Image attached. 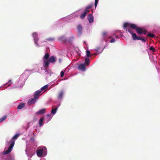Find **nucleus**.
<instances>
[{"label": "nucleus", "mask_w": 160, "mask_h": 160, "mask_svg": "<svg viewBox=\"0 0 160 160\" xmlns=\"http://www.w3.org/2000/svg\"><path fill=\"white\" fill-rule=\"evenodd\" d=\"M123 27L125 28L129 27L132 29H136L137 32L139 34H141L143 32V29L137 27V25L134 24L126 22L124 23Z\"/></svg>", "instance_id": "obj_1"}, {"label": "nucleus", "mask_w": 160, "mask_h": 160, "mask_svg": "<svg viewBox=\"0 0 160 160\" xmlns=\"http://www.w3.org/2000/svg\"><path fill=\"white\" fill-rule=\"evenodd\" d=\"M56 58L55 57L53 56L50 57L49 58V60H43V62L44 64L43 67L44 68L48 67L50 62L52 63H54L56 62Z\"/></svg>", "instance_id": "obj_2"}, {"label": "nucleus", "mask_w": 160, "mask_h": 160, "mask_svg": "<svg viewBox=\"0 0 160 160\" xmlns=\"http://www.w3.org/2000/svg\"><path fill=\"white\" fill-rule=\"evenodd\" d=\"M19 134H15L12 138V139L10 141L9 143L10 144H13V145L14 146L15 143V140L17 139L18 138V137L19 136Z\"/></svg>", "instance_id": "obj_3"}, {"label": "nucleus", "mask_w": 160, "mask_h": 160, "mask_svg": "<svg viewBox=\"0 0 160 160\" xmlns=\"http://www.w3.org/2000/svg\"><path fill=\"white\" fill-rule=\"evenodd\" d=\"M13 146L14 145H13V144H10L8 149L3 152V154H7L10 152L12 151V149L13 148Z\"/></svg>", "instance_id": "obj_4"}, {"label": "nucleus", "mask_w": 160, "mask_h": 160, "mask_svg": "<svg viewBox=\"0 0 160 160\" xmlns=\"http://www.w3.org/2000/svg\"><path fill=\"white\" fill-rule=\"evenodd\" d=\"M41 91L38 90L35 92L34 95V98L35 99H38L40 95Z\"/></svg>", "instance_id": "obj_5"}, {"label": "nucleus", "mask_w": 160, "mask_h": 160, "mask_svg": "<svg viewBox=\"0 0 160 160\" xmlns=\"http://www.w3.org/2000/svg\"><path fill=\"white\" fill-rule=\"evenodd\" d=\"M43 150V149H42L37 150V155L40 157H42Z\"/></svg>", "instance_id": "obj_6"}, {"label": "nucleus", "mask_w": 160, "mask_h": 160, "mask_svg": "<svg viewBox=\"0 0 160 160\" xmlns=\"http://www.w3.org/2000/svg\"><path fill=\"white\" fill-rule=\"evenodd\" d=\"M36 101V99L34 98H32L29 99L28 101V103L29 105H31L34 104Z\"/></svg>", "instance_id": "obj_7"}, {"label": "nucleus", "mask_w": 160, "mask_h": 160, "mask_svg": "<svg viewBox=\"0 0 160 160\" xmlns=\"http://www.w3.org/2000/svg\"><path fill=\"white\" fill-rule=\"evenodd\" d=\"M78 30V33L79 35H81L82 33V27L80 25H78L77 26Z\"/></svg>", "instance_id": "obj_8"}, {"label": "nucleus", "mask_w": 160, "mask_h": 160, "mask_svg": "<svg viewBox=\"0 0 160 160\" xmlns=\"http://www.w3.org/2000/svg\"><path fill=\"white\" fill-rule=\"evenodd\" d=\"M90 23L93 22V18L91 14H89L87 17Z\"/></svg>", "instance_id": "obj_9"}, {"label": "nucleus", "mask_w": 160, "mask_h": 160, "mask_svg": "<svg viewBox=\"0 0 160 160\" xmlns=\"http://www.w3.org/2000/svg\"><path fill=\"white\" fill-rule=\"evenodd\" d=\"M93 4H89L88 6H87L86 7V8L84 11V12H85L86 13H88V12L90 11V9L91 8L92 6H93Z\"/></svg>", "instance_id": "obj_10"}, {"label": "nucleus", "mask_w": 160, "mask_h": 160, "mask_svg": "<svg viewBox=\"0 0 160 160\" xmlns=\"http://www.w3.org/2000/svg\"><path fill=\"white\" fill-rule=\"evenodd\" d=\"M64 92L63 91H61L60 92L58 93L57 98L58 99H62L63 95H64Z\"/></svg>", "instance_id": "obj_11"}, {"label": "nucleus", "mask_w": 160, "mask_h": 160, "mask_svg": "<svg viewBox=\"0 0 160 160\" xmlns=\"http://www.w3.org/2000/svg\"><path fill=\"white\" fill-rule=\"evenodd\" d=\"M46 109L43 108L42 109L40 110L39 111L37 112H36V114L38 115L41 114H44L45 112V110Z\"/></svg>", "instance_id": "obj_12"}, {"label": "nucleus", "mask_w": 160, "mask_h": 160, "mask_svg": "<svg viewBox=\"0 0 160 160\" xmlns=\"http://www.w3.org/2000/svg\"><path fill=\"white\" fill-rule=\"evenodd\" d=\"M78 68L82 71H85L86 69V67L84 64H81L78 66Z\"/></svg>", "instance_id": "obj_13"}, {"label": "nucleus", "mask_w": 160, "mask_h": 160, "mask_svg": "<svg viewBox=\"0 0 160 160\" xmlns=\"http://www.w3.org/2000/svg\"><path fill=\"white\" fill-rule=\"evenodd\" d=\"M25 103H21L18 106L17 108L19 109H21L23 108L25 106Z\"/></svg>", "instance_id": "obj_14"}, {"label": "nucleus", "mask_w": 160, "mask_h": 160, "mask_svg": "<svg viewBox=\"0 0 160 160\" xmlns=\"http://www.w3.org/2000/svg\"><path fill=\"white\" fill-rule=\"evenodd\" d=\"M48 85L47 84L45 85L43 87L41 88V90L42 91H44V92L45 91L47 88L48 87Z\"/></svg>", "instance_id": "obj_15"}, {"label": "nucleus", "mask_w": 160, "mask_h": 160, "mask_svg": "<svg viewBox=\"0 0 160 160\" xmlns=\"http://www.w3.org/2000/svg\"><path fill=\"white\" fill-rule=\"evenodd\" d=\"M58 108V107H56L55 108H52L51 110V113L54 115L56 113Z\"/></svg>", "instance_id": "obj_16"}, {"label": "nucleus", "mask_w": 160, "mask_h": 160, "mask_svg": "<svg viewBox=\"0 0 160 160\" xmlns=\"http://www.w3.org/2000/svg\"><path fill=\"white\" fill-rule=\"evenodd\" d=\"M44 119L42 118H40V120L39 121V123L40 126H41L42 125V122L43 121Z\"/></svg>", "instance_id": "obj_17"}, {"label": "nucleus", "mask_w": 160, "mask_h": 160, "mask_svg": "<svg viewBox=\"0 0 160 160\" xmlns=\"http://www.w3.org/2000/svg\"><path fill=\"white\" fill-rule=\"evenodd\" d=\"M60 40L62 42H65L67 40L64 36H62L59 38Z\"/></svg>", "instance_id": "obj_18"}, {"label": "nucleus", "mask_w": 160, "mask_h": 160, "mask_svg": "<svg viewBox=\"0 0 160 160\" xmlns=\"http://www.w3.org/2000/svg\"><path fill=\"white\" fill-rule=\"evenodd\" d=\"M7 118V115H4L3 117H2L0 118V122H1L3 121H4Z\"/></svg>", "instance_id": "obj_19"}, {"label": "nucleus", "mask_w": 160, "mask_h": 160, "mask_svg": "<svg viewBox=\"0 0 160 160\" xmlns=\"http://www.w3.org/2000/svg\"><path fill=\"white\" fill-rule=\"evenodd\" d=\"M86 13L84 12L81 14V15L80 16V18L81 19H83L86 16Z\"/></svg>", "instance_id": "obj_20"}, {"label": "nucleus", "mask_w": 160, "mask_h": 160, "mask_svg": "<svg viewBox=\"0 0 160 160\" xmlns=\"http://www.w3.org/2000/svg\"><path fill=\"white\" fill-rule=\"evenodd\" d=\"M85 63L87 65H88L89 64L90 60L88 58H85Z\"/></svg>", "instance_id": "obj_21"}, {"label": "nucleus", "mask_w": 160, "mask_h": 160, "mask_svg": "<svg viewBox=\"0 0 160 160\" xmlns=\"http://www.w3.org/2000/svg\"><path fill=\"white\" fill-rule=\"evenodd\" d=\"M49 53H47L44 56L43 58L45 59H48L49 58Z\"/></svg>", "instance_id": "obj_22"}, {"label": "nucleus", "mask_w": 160, "mask_h": 160, "mask_svg": "<svg viewBox=\"0 0 160 160\" xmlns=\"http://www.w3.org/2000/svg\"><path fill=\"white\" fill-rule=\"evenodd\" d=\"M124 28L125 29L126 31H128L131 34L133 33V32L131 30V29L130 28H128V29L126 28Z\"/></svg>", "instance_id": "obj_23"}, {"label": "nucleus", "mask_w": 160, "mask_h": 160, "mask_svg": "<svg viewBox=\"0 0 160 160\" xmlns=\"http://www.w3.org/2000/svg\"><path fill=\"white\" fill-rule=\"evenodd\" d=\"M33 38L35 43L38 45V42L39 39L38 38L37 36V37H34Z\"/></svg>", "instance_id": "obj_24"}, {"label": "nucleus", "mask_w": 160, "mask_h": 160, "mask_svg": "<svg viewBox=\"0 0 160 160\" xmlns=\"http://www.w3.org/2000/svg\"><path fill=\"white\" fill-rule=\"evenodd\" d=\"M132 38L133 40H136V38H137V36L136 34L135 33H133L132 34Z\"/></svg>", "instance_id": "obj_25"}, {"label": "nucleus", "mask_w": 160, "mask_h": 160, "mask_svg": "<svg viewBox=\"0 0 160 160\" xmlns=\"http://www.w3.org/2000/svg\"><path fill=\"white\" fill-rule=\"evenodd\" d=\"M86 56L88 57H91V55L90 54V52L88 50H87L86 51Z\"/></svg>", "instance_id": "obj_26"}, {"label": "nucleus", "mask_w": 160, "mask_h": 160, "mask_svg": "<svg viewBox=\"0 0 160 160\" xmlns=\"http://www.w3.org/2000/svg\"><path fill=\"white\" fill-rule=\"evenodd\" d=\"M147 36L149 37H150L151 38H153L155 36V35H154L153 34H152L151 33H149L148 34Z\"/></svg>", "instance_id": "obj_27"}, {"label": "nucleus", "mask_w": 160, "mask_h": 160, "mask_svg": "<svg viewBox=\"0 0 160 160\" xmlns=\"http://www.w3.org/2000/svg\"><path fill=\"white\" fill-rule=\"evenodd\" d=\"M107 34L108 33L106 32H103L102 33V35L103 37H104L107 36Z\"/></svg>", "instance_id": "obj_28"}, {"label": "nucleus", "mask_w": 160, "mask_h": 160, "mask_svg": "<svg viewBox=\"0 0 160 160\" xmlns=\"http://www.w3.org/2000/svg\"><path fill=\"white\" fill-rule=\"evenodd\" d=\"M11 82V80H10L8 81V82L7 83H6V84H8V87H9V86H10L12 84V83H10Z\"/></svg>", "instance_id": "obj_29"}, {"label": "nucleus", "mask_w": 160, "mask_h": 160, "mask_svg": "<svg viewBox=\"0 0 160 160\" xmlns=\"http://www.w3.org/2000/svg\"><path fill=\"white\" fill-rule=\"evenodd\" d=\"M32 36L33 38L37 37L38 36V33L36 32H34L33 33Z\"/></svg>", "instance_id": "obj_30"}, {"label": "nucleus", "mask_w": 160, "mask_h": 160, "mask_svg": "<svg viewBox=\"0 0 160 160\" xmlns=\"http://www.w3.org/2000/svg\"><path fill=\"white\" fill-rule=\"evenodd\" d=\"M98 0H95V6L96 8L97 6Z\"/></svg>", "instance_id": "obj_31"}, {"label": "nucleus", "mask_w": 160, "mask_h": 160, "mask_svg": "<svg viewBox=\"0 0 160 160\" xmlns=\"http://www.w3.org/2000/svg\"><path fill=\"white\" fill-rule=\"evenodd\" d=\"M8 158L11 160H14V159L12 157L11 155H9L8 157Z\"/></svg>", "instance_id": "obj_32"}, {"label": "nucleus", "mask_w": 160, "mask_h": 160, "mask_svg": "<svg viewBox=\"0 0 160 160\" xmlns=\"http://www.w3.org/2000/svg\"><path fill=\"white\" fill-rule=\"evenodd\" d=\"M46 40L48 41H52L54 40V39L53 38H49L47 39Z\"/></svg>", "instance_id": "obj_33"}, {"label": "nucleus", "mask_w": 160, "mask_h": 160, "mask_svg": "<svg viewBox=\"0 0 160 160\" xmlns=\"http://www.w3.org/2000/svg\"><path fill=\"white\" fill-rule=\"evenodd\" d=\"M64 73L63 71H62L60 73L61 77H62L64 75Z\"/></svg>", "instance_id": "obj_34"}, {"label": "nucleus", "mask_w": 160, "mask_h": 160, "mask_svg": "<svg viewBox=\"0 0 160 160\" xmlns=\"http://www.w3.org/2000/svg\"><path fill=\"white\" fill-rule=\"evenodd\" d=\"M149 50H152V51H155V49L152 46H151V47H150Z\"/></svg>", "instance_id": "obj_35"}, {"label": "nucleus", "mask_w": 160, "mask_h": 160, "mask_svg": "<svg viewBox=\"0 0 160 160\" xmlns=\"http://www.w3.org/2000/svg\"><path fill=\"white\" fill-rule=\"evenodd\" d=\"M140 40H142V42H145L146 39L144 37H143L142 38H141Z\"/></svg>", "instance_id": "obj_36"}, {"label": "nucleus", "mask_w": 160, "mask_h": 160, "mask_svg": "<svg viewBox=\"0 0 160 160\" xmlns=\"http://www.w3.org/2000/svg\"><path fill=\"white\" fill-rule=\"evenodd\" d=\"M115 39L113 38H112L111 40L109 41V42L110 43L114 42H115Z\"/></svg>", "instance_id": "obj_37"}, {"label": "nucleus", "mask_w": 160, "mask_h": 160, "mask_svg": "<svg viewBox=\"0 0 160 160\" xmlns=\"http://www.w3.org/2000/svg\"><path fill=\"white\" fill-rule=\"evenodd\" d=\"M73 37H70V38H69V42H72V39H73Z\"/></svg>", "instance_id": "obj_38"}, {"label": "nucleus", "mask_w": 160, "mask_h": 160, "mask_svg": "<svg viewBox=\"0 0 160 160\" xmlns=\"http://www.w3.org/2000/svg\"><path fill=\"white\" fill-rule=\"evenodd\" d=\"M146 32H147V31L145 30V29H143V33L144 34V35H145L146 33Z\"/></svg>", "instance_id": "obj_39"}, {"label": "nucleus", "mask_w": 160, "mask_h": 160, "mask_svg": "<svg viewBox=\"0 0 160 160\" xmlns=\"http://www.w3.org/2000/svg\"><path fill=\"white\" fill-rule=\"evenodd\" d=\"M141 38L137 36L136 38V40H140V39H141Z\"/></svg>", "instance_id": "obj_40"}, {"label": "nucleus", "mask_w": 160, "mask_h": 160, "mask_svg": "<svg viewBox=\"0 0 160 160\" xmlns=\"http://www.w3.org/2000/svg\"><path fill=\"white\" fill-rule=\"evenodd\" d=\"M99 48H98V47H97V48H96V51H99Z\"/></svg>", "instance_id": "obj_41"}, {"label": "nucleus", "mask_w": 160, "mask_h": 160, "mask_svg": "<svg viewBox=\"0 0 160 160\" xmlns=\"http://www.w3.org/2000/svg\"><path fill=\"white\" fill-rule=\"evenodd\" d=\"M62 60L60 58L59 59V61L60 63H61L62 62Z\"/></svg>", "instance_id": "obj_42"}, {"label": "nucleus", "mask_w": 160, "mask_h": 160, "mask_svg": "<svg viewBox=\"0 0 160 160\" xmlns=\"http://www.w3.org/2000/svg\"><path fill=\"white\" fill-rule=\"evenodd\" d=\"M31 139L33 141H34V138H31Z\"/></svg>", "instance_id": "obj_43"}, {"label": "nucleus", "mask_w": 160, "mask_h": 160, "mask_svg": "<svg viewBox=\"0 0 160 160\" xmlns=\"http://www.w3.org/2000/svg\"><path fill=\"white\" fill-rule=\"evenodd\" d=\"M47 116L48 117H49V118H50V114H48V115H47Z\"/></svg>", "instance_id": "obj_44"}, {"label": "nucleus", "mask_w": 160, "mask_h": 160, "mask_svg": "<svg viewBox=\"0 0 160 160\" xmlns=\"http://www.w3.org/2000/svg\"><path fill=\"white\" fill-rule=\"evenodd\" d=\"M116 38H118V37L117 36H116Z\"/></svg>", "instance_id": "obj_45"}, {"label": "nucleus", "mask_w": 160, "mask_h": 160, "mask_svg": "<svg viewBox=\"0 0 160 160\" xmlns=\"http://www.w3.org/2000/svg\"><path fill=\"white\" fill-rule=\"evenodd\" d=\"M111 38V37H110L109 38Z\"/></svg>", "instance_id": "obj_46"}, {"label": "nucleus", "mask_w": 160, "mask_h": 160, "mask_svg": "<svg viewBox=\"0 0 160 160\" xmlns=\"http://www.w3.org/2000/svg\"><path fill=\"white\" fill-rule=\"evenodd\" d=\"M44 148L45 149V150H46V148Z\"/></svg>", "instance_id": "obj_47"}]
</instances>
